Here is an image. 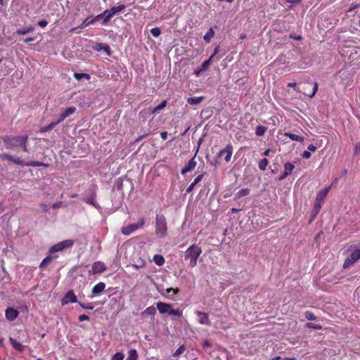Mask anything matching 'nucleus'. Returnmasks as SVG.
<instances>
[{
	"instance_id": "39",
	"label": "nucleus",
	"mask_w": 360,
	"mask_h": 360,
	"mask_svg": "<svg viewBox=\"0 0 360 360\" xmlns=\"http://www.w3.org/2000/svg\"><path fill=\"white\" fill-rule=\"evenodd\" d=\"M169 315H173L178 317H181L183 315V312L179 309H172V307L170 308Z\"/></svg>"
},
{
	"instance_id": "27",
	"label": "nucleus",
	"mask_w": 360,
	"mask_h": 360,
	"mask_svg": "<svg viewBox=\"0 0 360 360\" xmlns=\"http://www.w3.org/2000/svg\"><path fill=\"white\" fill-rule=\"evenodd\" d=\"M51 254H50L49 255H48L46 257H45L42 261L39 264V268L40 269H42L44 268L45 266L48 265L53 258H56L58 257L57 255H55V256H51Z\"/></svg>"
},
{
	"instance_id": "50",
	"label": "nucleus",
	"mask_w": 360,
	"mask_h": 360,
	"mask_svg": "<svg viewBox=\"0 0 360 360\" xmlns=\"http://www.w3.org/2000/svg\"><path fill=\"white\" fill-rule=\"evenodd\" d=\"M107 14H104V11L101 13V14L97 15L94 18H93L94 22L101 18H103V20H104V18L106 17Z\"/></svg>"
},
{
	"instance_id": "64",
	"label": "nucleus",
	"mask_w": 360,
	"mask_h": 360,
	"mask_svg": "<svg viewBox=\"0 0 360 360\" xmlns=\"http://www.w3.org/2000/svg\"><path fill=\"white\" fill-rule=\"evenodd\" d=\"M34 39L33 37H29V38H26V39H23V41H24L25 43H29V42H30V41H34Z\"/></svg>"
},
{
	"instance_id": "4",
	"label": "nucleus",
	"mask_w": 360,
	"mask_h": 360,
	"mask_svg": "<svg viewBox=\"0 0 360 360\" xmlns=\"http://www.w3.org/2000/svg\"><path fill=\"white\" fill-rule=\"evenodd\" d=\"M145 224L144 218L141 217L139 219L137 223L131 224L126 226H123L121 229V233L123 235L128 236L133 233L134 231L138 230L139 229L142 228Z\"/></svg>"
},
{
	"instance_id": "42",
	"label": "nucleus",
	"mask_w": 360,
	"mask_h": 360,
	"mask_svg": "<svg viewBox=\"0 0 360 360\" xmlns=\"http://www.w3.org/2000/svg\"><path fill=\"white\" fill-rule=\"evenodd\" d=\"M306 327L308 328H312L316 330H321L322 328V326L319 324H315L313 323H307Z\"/></svg>"
},
{
	"instance_id": "14",
	"label": "nucleus",
	"mask_w": 360,
	"mask_h": 360,
	"mask_svg": "<svg viewBox=\"0 0 360 360\" xmlns=\"http://www.w3.org/2000/svg\"><path fill=\"white\" fill-rule=\"evenodd\" d=\"M195 155H194V157L193 158H191L188 161L187 165L181 169V173L182 175H184L186 173L193 171L195 168V167L197 165V162L195 161Z\"/></svg>"
},
{
	"instance_id": "31",
	"label": "nucleus",
	"mask_w": 360,
	"mask_h": 360,
	"mask_svg": "<svg viewBox=\"0 0 360 360\" xmlns=\"http://www.w3.org/2000/svg\"><path fill=\"white\" fill-rule=\"evenodd\" d=\"M214 58V55H212L210 58L202 63L200 68V71H206L210 65L211 61Z\"/></svg>"
},
{
	"instance_id": "62",
	"label": "nucleus",
	"mask_w": 360,
	"mask_h": 360,
	"mask_svg": "<svg viewBox=\"0 0 360 360\" xmlns=\"http://www.w3.org/2000/svg\"><path fill=\"white\" fill-rule=\"evenodd\" d=\"M359 152H360V141L356 143L355 147V153H357Z\"/></svg>"
},
{
	"instance_id": "44",
	"label": "nucleus",
	"mask_w": 360,
	"mask_h": 360,
	"mask_svg": "<svg viewBox=\"0 0 360 360\" xmlns=\"http://www.w3.org/2000/svg\"><path fill=\"white\" fill-rule=\"evenodd\" d=\"M322 202L318 201L316 200L314 206V212L316 214L321 210Z\"/></svg>"
},
{
	"instance_id": "57",
	"label": "nucleus",
	"mask_w": 360,
	"mask_h": 360,
	"mask_svg": "<svg viewBox=\"0 0 360 360\" xmlns=\"http://www.w3.org/2000/svg\"><path fill=\"white\" fill-rule=\"evenodd\" d=\"M166 291L167 293H169L170 292L172 291L174 294H177L179 292V289L178 288L174 289V288H167Z\"/></svg>"
},
{
	"instance_id": "38",
	"label": "nucleus",
	"mask_w": 360,
	"mask_h": 360,
	"mask_svg": "<svg viewBox=\"0 0 360 360\" xmlns=\"http://www.w3.org/2000/svg\"><path fill=\"white\" fill-rule=\"evenodd\" d=\"M33 30H34V27L30 26L27 29H19V30H18L16 31V33L18 35H24V34H26L27 33L32 32Z\"/></svg>"
},
{
	"instance_id": "49",
	"label": "nucleus",
	"mask_w": 360,
	"mask_h": 360,
	"mask_svg": "<svg viewBox=\"0 0 360 360\" xmlns=\"http://www.w3.org/2000/svg\"><path fill=\"white\" fill-rule=\"evenodd\" d=\"M354 55L356 56L354 58H360V49L356 48L354 49V52H352L349 55V58H352Z\"/></svg>"
},
{
	"instance_id": "9",
	"label": "nucleus",
	"mask_w": 360,
	"mask_h": 360,
	"mask_svg": "<svg viewBox=\"0 0 360 360\" xmlns=\"http://www.w3.org/2000/svg\"><path fill=\"white\" fill-rule=\"evenodd\" d=\"M233 148L231 143H229L226 146L224 149H221L219 153L217 154V157H223L224 156V160L226 162H230L232 154H233Z\"/></svg>"
},
{
	"instance_id": "40",
	"label": "nucleus",
	"mask_w": 360,
	"mask_h": 360,
	"mask_svg": "<svg viewBox=\"0 0 360 360\" xmlns=\"http://www.w3.org/2000/svg\"><path fill=\"white\" fill-rule=\"evenodd\" d=\"M94 19L92 18L91 20H89V18H86L82 22V24L79 26V28H84V27H86L91 24H94Z\"/></svg>"
},
{
	"instance_id": "2",
	"label": "nucleus",
	"mask_w": 360,
	"mask_h": 360,
	"mask_svg": "<svg viewBox=\"0 0 360 360\" xmlns=\"http://www.w3.org/2000/svg\"><path fill=\"white\" fill-rule=\"evenodd\" d=\"M3 142L7 149H13L28 141V136H4Z\"/></svg>"
},
{
	"instance_id": "53",
	"label": "nucleus",
	"mask_w": 360,
	"mask_h": 360,
	"mask_svg": "<svg viewBox=\"0 0 360 360\" xmlns=\"http://www.w3.org/2000/svg\"><path fill=\"white\" fill-rule=\"evenodd\" d=\"M195 185H196L195 184H194L193 182H192V183H191V184L188 186V188H186V193H191V192L193 190V188H194V187H195Z\"/></svg>"
},
{
	"instance_id": "34",
	"label": "nucleus",
	"mask_w": 360,
	"mask_h": 360,
	"mask_svg": "<svg viewBox=\"0 0 360 360\" xmlns=\"http://www.w3.org/2000/svg\"><path fill=\"white\" fill-rule=\"evenodd\" d=\"M73 77H75V79H76L77 80H80L82 79V78H84L87 80H89L91 79V76L90 75L87 74V73H78V72H75L74 75H73Z\"/></svg>"
},
{
	"instance_id": "48",
	"label": "nucleus",
	"mask_w": 360,
	"mask_h": 360,
	"mask_svg": "<svg viewBox=\"0 0 360 360\" xmlns=\"http://www.w3.org/2000/svg\"><path fill=\"white\" fill-rule=\"evenodd\" d=\"M13 158V156H11V155H8L7 153H3V154L0 155V159L3 160H9V161L12 162Z\"/></svg>"
},
{
	"instance_id": "11",
	"label": "nucleus",
	"mask_w": 360,
	"mask_h": 360,
	"mask_svg": "<svg viewBox=\"0 0 360 360\" xmlns=\"http://www.w3.org/2000/svg\"><path fill=\"white\" fill-rule=\"evenodd\" d=\"M77 302V296L75 295L74 291L72 290H70L67 292V293L64 295V297L61 300V304L63 306L66 305L69 303H76Z\"/></svg>"
},
{
	"instance_id": "46",
	"label": "nucleus",
	"mask_w": 360,
	"mask_h": 360,
	"mask_svg": "<svg viewBox=\"0 0 360 360\" xmlns=\"http://www.w3.org/2000/svg\"><path fill=\"white\" fill-rule=\"evenodd\" d=\"M79 305L82 307L83 309H93L94 306L91 304V303H89V304H84V303H82V302H79Z\"/></svg>"
},
{
	"instance_id": "58",
	"label": "nucleus",
	"mask_w": 360,
	"mask_h": 360,
	"mask_svg": "<svg viewBox=\"0 0 360 360\" xmlns=\"http://www.w3.org/2000/svg\"><path fill=\"white\" fill-rule=\"evenodd\" d=\"M307 149L309 151L314 152L316 150V147L315 146L312 145V144H310V145L308 146Z\"/></svg>"
},
{
	"instance_id": "60",
	"label": "nucleus",
	"mask_w": 360,
	"mask_h": 360,
	"mask_svg": "<svg viewBox=\"0 0 360 360\" xmlns=\"http://www.w3.org/2000/svg\"><path fill=\"white\" fill-rule=\"evenodd\" d=\"M202 347H203L204 348H205V347H211V344L210 343V342H209L208 340H205V341L203 342V343H202Z\"/></svg>"
},
{
	"instance_id": "30",
	"label": "nucleus",
	"mask_w": 360,
	"mask_h": 360,
	"mask_svg": "<svg viewBox=\"0 0 360 360\" xmlns=\"http://www.w3.org/2000/svg\"><path fill=\"white\" fill-rule=\"evenodd\" d=\"M153 262L157 264L158 266H162L165 264V258L161 255H155L153 256Z\"/></svg>"
},
{
	"instance_id": "55",
	"label": "nucleus",
	"mask_w": 360,
	"mask_h": 360,
	"mask_svg": "<svg viewBox=\"0 0 360 360\" xmlns=\"http://www.w3.org/2000/svg\"><path fill=\"white\" fill-rule=\"evenodd\" d=\"M48 22L46 20H41L39 21L38 25L41 27H44L47 25Z\"/></svg>"
},
{
	"instance_id": "3",
	"label": "nucleus",
	"mask_w": 360,
	"mask_h": 360,
	"mask_svg": "<svg viewBox=\"0 0 360 360\" xmlns=\"http://www.w3.org/2000/svg\"><path fill=\"white\" fill-rule=\"evenodd\" d=\"M155 235L159 238H165L167 235V224L163 214H158L155 217Z\"/></svg>"
},
{
	"instance_id": "24",
	"label": "nucleus",
	"mask_w": 360,
	"mask_h": 360,
	"mask_svg": "<svg viewBox=\"0 0 360 360\" xmlns=\"http://www.w3.org/2000/svg\"><path fill=\"white\" fill-rule=\"evenodd\" d=\"M284 135L285 136H288L289 137L291 140L292 141H300V142H303L304 140V136H299V135H297V134H292L291 132H285L284 134Z\"/></svg>"
},
{
	"instance_id": "10",
	"label": "nucleus",
	"mask_w": 360,
	"mask_h": 360,
	"mask_svg": "<svg viewBox=\"0 0 360 360\" xmlns=\"http://www.w3.org/2000/svg\"><path fill=\"white\" fill-rule=\"evenodd\" d=\"M106 270V266L102 262L98 261L94 262L91 269L89 271V275H94L97 274H101Z\"/></svg>"
},
{
	"instance_id": "59",
	"label": "nucleus",
	"mask_w": 360,
	"mask_h": 360,
	"mask_svg": "<svg viewBox=\"0 0 360 360\" xmlns=\"http://www.w3.org/2000/svg\"><path fill=\"white\" fill-rule=\"evenodd\" d=\"M160 136L162 139V140H166L167 139V131L161 132Z\"/></svg>"
},
{
	"instance_id": "8",
	"label": "nucleus",
	"mask_w": 360,
	"mask_h": 360,
	"mask_svg": "<svg viewBox=\"0 0 360 360\" xmlns=\"http://www.w3.org/2000/svg\"><path fill=\"white\" fill-rule=\"evenodd\" d=\"M360 259V248L353 251L345 260L343 267L348 268Z\"/></svg>"
},
{
	"instance_id": "5",
	"label": "nucleus",
	"mask_w": 360,
	"mask_h": 360,
	"mask_svg": "<svg viewBox=\"0 0 360 360\" xmlns=\"http://www.w3.org/2000/svg\"><path fill=\"white\" fill-rule=\"evenodd\" d=\"M125 8V6L124 4H120L117 6H113L110 9L105 10L104 14H107L106 17L104 18V20H103L102 24L106 25L110 20V18L118 13L119 12L122 11Z\"/></svg>"
},
{
	"instance_id": "6",
	"label": "nucleus",
	"mask_w": 360,
	"mask_h": 360,
	"mask_svg": "<svg viewBox=\"0 0 360 360\" xmlns=\"http://www.w3.org/2000/svg\"><path fill=\"white\" fill-rule=\"evenodd\" d=\"M74 240H63L54 245H53L49 249V254H53L56 252L62 251L65 250V248H70L73 245Z\"/></svg>"
},
{
	"instance_id": "43",
	"label": "nucleus",
	"mask_w": 360,
	"mask_h": 360,
	"mask_svg": "<svg viewBox=\"0 0 360 360\" xmlns=\"http://www.w3.org/2000/svg\"><path fill=\"white\" fill-rule=\"evenodd\" d=\"M124 355L122 352L115 353L111 358L110 360H123Z\"/></svg>"
},
{
	"instance_id": "1",
	"label": "nucleus",
	"mask_w": 360,
	"mask_h": 360,
	"mask_svg": "<svg viewBox=\"0 0 360 360\" xmlns=\"http://www.w3.org/2000/svg\"><path fill=\"white\" fill-rule=\"evenodd\" d=\"M202 253V248L196 245H191L184 252V259L189 261V265L194 267L197 265L198 257Z\"/></svg>"
},
{
	"instance_id": "26",
	"label": "nucleus",
	"mask_w": 360,
	"mask_h": 360,
	"mask_svg": "<svg viewBox=\"0 0 360 360\" xmlns=\"http://www.w3.org/2000/svg\"><path fill=\"white\" fill-rule=\"evenodd\" d=\"M250 190L249 188H242L240 189L235 195V199H240L241 198L245 197L250 194Z\"/></svg>"
},
{
	"instance_id": "63",
	"label": "nucleus",
	"mask_w": 360,
	"mask_h": 360,
	"mask_svg": "<svg viewBox=\"0 0 360 360\" xmlns=\"http://www.w3.org/2000/svg\"><path fill=\"white\" fill-rule=\"evenodd\" d=\"M288 87H290V88H294L297 86V83L296 82H290L288 84Z\"/></svg>"
},
{
	"instance_id": "52",
	"label": "nucleus",
	"mask_w": 360,
	"mask_h": 360,
	"mask_svg": "<svg viewBox=\"0 0 360 360\" xmlns=\"http://www.w3.org/2000/svg\"><path fill=\"white\" fill-rule=\"evenodd\" d=\"M89 320V317L86 314H82L79 316V321H84Z\"/></svg>"
},
{
	"instance_id": "54",
	"label": "nucleus",
	"mask_w": 360,
	"mask_h": 360,
	"mask_svg": "<svg viewBox=\"0 0 360 360\" xmlns=\"http://www.w3.org/2000/svg\"><path fill=\"white\" fill-rule=\"evenodd\" d=\"M203 176L204 174H201L200 175H198L193 181V183L197 184L198 183H199L203 178Z\"/></svg>"
},
{
	"instance_id": "41",
	"label": "nucleus",
	"mask_w": 360,
	"mask_h": 360,
	"mask_svg": "<svg viewBox=\"0 0 360 360\" xmlns=\"http://www.w3.org/2000/svg\"><path fill=\"white\" fill-rule=\"evenodd\" d=\"M304 316L307 320L314 321L316 319V316L314 313L309 311H307L304 312Z\"/></svg>"
},
{
	"instance_id": "35",
	"label": "nucleus",
	"mask_w": 360,
	"mask_h": 360,
	"mask_svg": "<svg viewBox=\"0 0 360 360\" xmlns=\"http://www.w3.org/2000/svg\"><path fill=\"white\" fill-rule=\"evenodd\" d=\"M138 354L135 349H130L126 360H137Z\"/></svg>"
},
{
	"instance_id": "25",
	"label": "nucleus",
	"mask_w": 360,
	"mask_h": 360,
	"mask_svg": "<svg viewBox=\"0 0 360 360\" xmlns=\"http://www.w3.org/2000/svg\"><path fill=\"white\" fill-rule=\"evenodd\" d=\"M58 121H56V122H51L49 124L45 126V127H41L40 129H39V132L41 133H44V132H46V131H51L58 124Z\"/></svg>"
},
{
	"instance_id": "15",
	"label": "nucleus",
	"mask_w": 360,
	"mask_h": 360,
	"mask_svg": "<svg viewBox=\"0 0 360 360\" xmlns=\"http://www.w3.org/2000/svg\"><path fill=\"white\" fill-rule=\"evenodd\" d=\"M76 108L74 106L69 107L61 112L58 119V122H61L66 117L76 112Z\"/></svg>"
},
{
	"instance_id": "29",
	"label": "nucleus",
	"mask_w": 360,
	"mask_h": 360,
	"mask_svg": "<svg viewBox=\"0 0 360 360\" xmlns=\"http://www.w3.org/2000/svg\"><path fill=\"white\" fill-rule=\"evenodd\" d=\"M214 37V31L212 27H210L207 33L205 34L203 39L206 43H210L212 39Z\"/></svg>"
},
{
	"instance_id": "61",
	"label": "nucleus",
	"mask_w": 360,
	"mask_h": 360,
	"mask_svg": "<svg viewBox=\"0 0 360 360\" xmlns=\"http://www.w3.org/2000/svg\"><path fill=\"white\" fill-rule=\"evenodd\" d=\"M27 143H25L24 144H20V146H21L22 148V150H23L24 152H27L28 151Z\"/></svg>"
},
{
	"instance_id": "36",
	"label": "nucleus",
	"mask_w": 360,
	"mask_h": 360,
	"mask_svg": "<svg viewBox=\"0 0 360 360\" xmlns=\"http://www.w3.org/2000/svg\"><path fill=\"white\" fill-rule=\"evenodd\" d=\"M269 165V160L266 158H263L259 162V168L262 171H264L266 169L267 165Z\"/></svg>"
},
{
	"instance_id": "13",
	"label": "nucleus",
	"mask_w": 360,
	"mask_h": 360,
	"mask_svg": "<svg viewBox=\"0 0 360 360\" xmlns=\"http://www.w3.org/2000/svg\"><path fill=\"white\" fill-rule=\"evenodd\" d=\"M172 307V304L166 303V302H158L156 304V309L158 310V311L161 314H169L170 308Z\"/></svg>"
},
{
	"instance_id": "45",
	"label": "nucleus",
	"mask_w": 360,
	"mask_h": 360,
	"mask_svg": "<svg viewBox=\"0 0 360 360\" xmlns=\"http://www.w3.org/2000/svg\"><path fill=\"white\" fill-rule=\"evenodd\" d=\"M185 347L184 345H181L180 346L175 352L173 354V356H179V355H181L182 353L184 352L185 351Z\"/></svg>"
},
{
	"instance_id": "56",
	"label": "nucleus",
	"mask_w": 360,
	"mask_h": 360,
	"mask_svg": "<svg viewBox=\"0 0 360 360\" xmlns=\"http://www.w3.org/2000/svg\"><path fill=\"white\" fill-rule=\"evenodd\" d=\"M62 204H63V202H60V201H59V202H55V203H53V204L52 205V207H53V209L59 208V207H60L62 206Z\"/></svg>"
},
{
	"instance_id": "17",
	"label": "nucleus",
	"mask_w": 360,
	"mask_h": 360,
	"mask_svg": "<svg viewBox=\"0 0 360 360\" xmlns=\"http://www.w3.org/2000/svg\"><path fill=\"white\" fill-rule=\"evenodd\" d=\"M196 314L200 317L199 323L202 325L210 326L211 322L209 319V314L206 312L197 311Z\"/></svg>"
},
{
	"instance_id": "28",
	"label": "nucleus",
	"mask_w": 360,
	"mask_h": 360,
	"mask_svg": "<svg viewBox=\"0 0 360 360\" xmlns=\"http://www.w3.org/2000/svg\"><path fill=\"white\" fill-rule=\"evenodd\" d=\"M204 100L203 96L200 97H190L188 98L187 102L190 105H198Z\"/></svg>"
},
{
	"instance_id": "23",
	"label": "nucleus",
	"mask_w": 360,
	"mask_h": 360,
	"mask_svg": "<svg viewBox=\"0 0 360 360\" xmlns=\"http://www.w3.org/2000/svg\"><path fill=\"white\" fill-rule=\"evenodd\" d=\"M105 284L103 282H100L94 286L91 292L94 295H97L103 292L105 290Z\"/></svg>"
},
{
	"instance_id": "12",
	"label": "nucleus",
	"mask_w": 360,
	"mask_h": 360,
	"mask_svg": "<svg viewBox=\"0 0 360 360\" xmlns=\"http://www.w3.org/2000/svg\"><path fill=\"white\" fill-rule=\"evenodd\" d=\"M295 169V165L291 162H286L284 164V171L279 176L278 179L282 181L285 179L288 175H290L293 169Z\"/></svg>"
},
{
	"instance_id": "51",
	"label": "nucleus",
	"mask_w": 360,
	"mask_h": 360,
	"mask_svg": "<svg viewBox=\"0 0 360 360\" xmlns=\"http://www.w3.org/2000/svg\"><path fill=\"white\" fill-rule=\"evenodd\" d=\"M311 153L307 150H304L302 154V157L305 159H309L311 157Z\"/></svg>"
},
{
	"instance_id": "7",
	"label": "nucleus",
	"mask_w": 360,
	"mask_h": 360,
	"mask_svg": "<svg viewBox=\"0 0 360 360\" xmlns=\"http://www.w3.org/2000/svg\"><path fill=\"white\" fill-rule=\"evenodd\" d=\"M12 162L18 165H21V166L44 167H49L48 164L44 163L41 162H39V161H30V162H25L23 160H22L20 158H13Z\"/></svg>"
},
{
	"instance_id": "22",
	"label": "nucleus",
	"mask_w": 360,
	"mask_h": 360,
	"mask_svg": "<svg viewBox=\"0 0 360 360\" xmlns=\"http://www.w3.org/2000/svg\"><path fill=\"white\" fill-rule=\"evenodd\" d=\"M330 187L328 186L327 188H325L324 189L321 190L318 193L316 200L318 201H320V202H323L324 200V199L326 198V195H328V193L330 191Z\"/></svg>"
},
{
	"instance_id": "20",
	"label": "nucleus",
	"mask_w": 360,
	"mask_h": 360,
	"mask_svg": "<svg viewBox=\"0 0 360 360\" xmlns=\"http://www.w3.org/2000/svg\"><path fill=\"white\" fill-rule=\"evenodd\" d=\"M156 314V308L154 306H150L147 307L142 313V316L145 317L146 316H150L153 319H155V316Z\"/></svg>"
},
{
	"instance_id": "33",
	"label": "nucleus",
	"mask_w": 360,
	"mask_h": 360,
	"mask_svg": "<svg viewBox=\"0 0 360 360\" xmlns=\"http://www.w3.org/2000/svg\"><path fill=\"white\" fill-rule=\"evenodd\" d=\"M267 130V127L263 125H259L256 127L255 134L258 136H263Z\"/></svg>"
},
{
	"instance_id": "16",
	"label": "nucleus",
	"mask_w": 360,
	"mask_h": 360,
	"mask_svg": "<svg viewBox=\"0 0 360 360\" xmlns=\"http://www.w3.org/2000/svg\"><path fill=\"white\" fill-rule=\"evenodd\" d=\"M18 315L19 311L13 307L7 308L5 312L6 318L10 321H14Z\"/></svg>"
},
{
	"instance_id": "19",
	"label": "nucleus",
	"mask_w": 360,
	"mask_h": 360,
	"mask_svg": "<svg viewBox=\"0 0 360 360\" xmlns=\"http://www.w3.org/2000/svg\"><path fill=\"white\" fill-rule=\"evenodd\" d=\"M96 193L94 191H93L91 193V194L88 197L83 198V201L89 205H91L95 207H97L98 205L96 202Z\"/></svg>"
},
{
	"instance_id": "37",
	"label": "nucleus",
	"mask_w": 360,
	"mask_h": 360,
	"mask_svg": "<svg viewBox=\"0 0 360 360\" xmlns=\"http://www.w3.org/2000/svg\"><path fill=\"white\" fill-rule=\"evenodd\" d=\"M318 87H319V84L317 82H314V87H313V90L310 93H307V92H304V94L307 96H309V98H312L315 96V94H316L317 91H318Z\"/></svg>"
},
{
	"instance_id": "47",
	"label": "nucleus",
	"mask_w": 360,
	"mask_h": 360,
	"mask_svg": "<svg viewBox=\"0 0 360 360\" xmlns=\"http://www.w3.org/2000/svg\"><path fill=\"white\" fill-rule=\"evenodd\" d=\"M150 33L153 37H158L160 35L161 32H160V28L155 27V28L151 29Z\"/></svg>"
},
{
	"instance_id": "32",
	"label": "nucleus",
	"mask_w": 360,
	"mask_h": 360,
	"mask_svg": "<svg viewBox=\"0 0 360 360\" xmlns=\"http://www.w3.org/2000/svg\"><path fill=\"white\" fill-rule=\"evenodd\" d=\"M166 105H167V101L165 100V101H162L158 105L153 108L151 110V112L153 114L158 113L160 112V110H161L165 108Z\"/></svg>"
},
{
	"instance_id": "21",
	"label": "nucleus",
	"mask_w": 360,
	"mask_h": 360,
	"mask_svg": "<svg viewBox=\"0 0 360 360\" xmlns=\"http://www.w3.org/2000/svg\"><path fill=\"white\" fill-rule=\"evenodd\" d=\"M9 342L11 344L12 347L17 351L22 352L24 349L25 346L22 345L20 342L17 341L15 339L13 338H9Z\"/></svg>"
},
{
	"instance_id": "18",
	"label": "nucleus",
	"mask_w": 360,
	"mask_h": 360,
	"mask_svg": "<svg viewBox=\"0 0 360 360\" xmlns=\"http://www.w3.org/2000/svg\"><path fill=\"white\" fill-rule=\"evenodd\" d=\"M94 49L96 51H104V52L108 55H111V50L109 45L104 43H96Z\"/></svg>"
}]
</instances>
